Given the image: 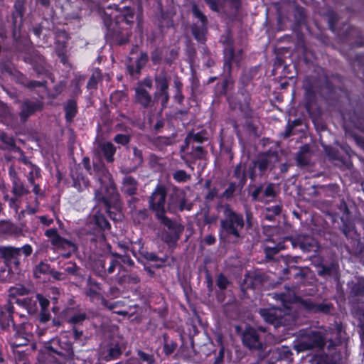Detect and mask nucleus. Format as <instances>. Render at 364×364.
<instances>
[{
  "label": "nucleus",
  "mask_w": 364,
  "mask_h": 364,
  "mask_svg": "<svg viewBox=\"0 0 364 364\" xmlns=\"http://www.w3.org/2000/svg\"><path fill=\"white\" fill-rule=\"evenodd\" d=\"M127 0H121L119 4H114L113 6L119 12L117 19L114 21L112 18L105 14L103 22L107 28L106 38L112 43L122 45L129 41V34L122 25H130L134 23L135 16L134 9L126 4Z\"/></svg>",
  "instance_id": "nucleus-1"
},
{
  "label": "nucleus",
  "mask_w": 364,
  "mask_h": 364,
  "mask_svg": "<svg viewBox=\"0 0 364 364\" xmlns=\"http://www.w3.org/2000/svg\"><path fill=\"white\" fill-rule=\"evenodd\" d=\"M167 189L164 185H158L149 198V207L154 213L156 218L161 225L166 227L169 233L166 242L177 241L183 231V227L166 215Z\"/></svg>",
  "instance_id": "nucleus-2"
},
{
  "label": "nucleus",
  "mask_w": 364,
  "mask_h": 364,
  "mask_svg": "<svg viewBox=\"0 0 364 364\" xmlns=\"http://www.w3.org/2000/svg\"><path fill=\"white\" fill-rule=\"evenodd\" d=\"M95 176L100 184V188L95 191V198L104 206L110 218L115 220L116 213L111 210L117 205L119 194L111 173L103 166L95 168Z\"/></svg>",
  "instance_id": "nucleus-3"
},
{
  "label": "nucleus",
  "mask_w": 364,
  "mask_h": 364,
  "mask_svg": "<svg viewBox=\"0 0 364 364\" xmlns=\"http://www.w3.org/2000/svg\"><path fill=\"white\" fill-rule=\"evenodd\" d=\"M221 210L223 217L220 221L219 236L221 240L237 243L242 238L241 232L245 226L243 215L229 205H222Z\"/></svg>",
  "instance_id": "nucleus-4"
},
{
  "label": "nucleus",
  "mask_w": 364,
  "mask_h": 364,
  "mask_svg": "<svg viewBox=\"0 0 364 364\" xmlns=\"http://www.w3.org/2000/svg\"><path fill=\"white\" fill-rule=\"evenodd\" d=\"M278 161L279 155L277 151H268L259 154L248 168L250 178L254 181L258 176L265 175L268 170L274 168Z\"/></svg>",
  "instance_id": "nucleus-5"
},
{
  "label": "nucleus",
  "mask_w": 364,
  "mask_h": 364,
  "mask_svg": "<svg viewBox=\"0 0 364 364\" xmlns=\"http://www.w3.org/2000/svg\"><path fill=\"white\" fill-rule=\"evenodd\" d=\"M325 345V338L321 332L301 331L299 333V341L295 344L297 351H306L314 348H321Z\"/></svg>",
  "instance_id": "nucleus-6"
},
{
  "label": "nucleus",
  "mask_w": 364,
  "mask_h": 364,
  "mask_svg": "<svg viewBox=\"0 0 364 364\" xmlns=\"http://www.w3.org/2000/svg\"><path fill=\"white\" fill-rule=\"evenodd\" d=\"M153 82L150 77H146L139 82L134 88V101L143 108L154 107L155 98L153 97L146 88L151 89Z\"/></svg>",
  "instance_id": "nucleus-7"
},
{
  "label": "nucleus",
  "mask_w": 364,
  "mask_h": 364,
  "mask_svg": "<svg viewBox=\"0 0 364 364\" xmlns=\"http://www.w3.org/2000/svg\"><path fill=\"white\" fill-rule=\"evenodd\" d=\"M32 252L33 248L30 245H25L22 247L0 246V257L4 260L6 264H14L16 267L20 264L18 257L21 253L26 257H28Z\"/></svg>",
  "instance_id": "nucleus-8"
},
{
  "label": "nucleus",
  "mask_w": 364,
  "mask_h": 364,
  "mask_svg": "<svg viewBox=\"0 0 364 364\" xmlns=\"http://www.w3.org/2000/svg\"><path fill=\"white\" fill-rule=\"evenodd\" d=\"M169 79L167 73L164 70H161L154 76V82L156 90L154 92L155 100H157L161 102L162 109L166 107L169 100Z\"/></svg>",
  "instance_id": "nucleus-9"
},
{
  "label": "nucleus",
  "mask_w": 364,
  "mask_h": 364,
  "mask_svg": "<svg viewBox=\"0 0 364 364\" xmlns=\"http://www.w3.org/2000/svg\"><path fill=\"white\" fill-rule=\"evenodd\" d=\"M126 348L127 342L123 337L112 336L102 350L103 359L106 361L117 359Z\"/></svg>",
  "instance_id": "nucleus-10"
},
{
  "label": "nucleus",
  "mask_w": 364,
  "mask_h": 364,
  "mask_svg": "<svg viewBox=\"0 0 364 364\" xmlns=\"http://www.w3.org/2000/svg\"><path fill=\"white\" fill-rule=\"evenodd\" d=\"M191 208L192 204L188 203L186 193L183 191L174 189L169 193L167 203L168 212L175 213L184 210H191Z\"/></svg>",
  "instance_id": "nucleus-11"
},
{
  "label": "nucleus",
  "mask_w": 364,
  "mask_h": 364,
  "mask_svg": "<svg viewBox=\"0 0 364 364\" xmlns=\"http://www.w3.org/2000/svg\"><path fill=\"white\" fill-rule=\"evenodd\" d=\"M192 11L194 17L197 19L192 26L193 35L198 42L203 43L205 41L208 19L196 5H193Z\"/></svg>",
  "instance_id": "nucleus-12"
},
{
  "label": "nucleus",
  "mask_w": 364,
  "mask_h": 364,
  "mask_svg": "<svg viewBox=\"0 0 364 364\" xmlns=\"http://www.w3.org/2000/svg\"><path fill=\"white\" fill-rule=\"evenodd\" d=\"M327 82L325 76L319 80H316L314 77H310L305 80L304 87L305 90V99L308 109H310L315 100L316 93L318 92L322 89L323 84H327Z\"/></svg>",
  "instance_id": "nucleus-13"
},
{
  "label": "nucleus",
  "mask_w": 364,
  "mask_h": 364,
  "mask_svg": "<svg viewBox=\"0 0 364 364\" xmlns=\"http://www.w3.org/2000/svg\"><path fill=\"white\" fill-rule=\"evenodd\" d=\"M242 343L245 346L251 350L257 351L259 353L264 350L266 346L260 338L258 332L252 328L246 329L242 334ZM265 355L259 354V357L263 358Z\"/></svg>",
  "instance_id": "nucleus-14"
},
{
  "label": "nucleus",
  "mask_w": 364,
  "mask_h": 364,
  "mask_svg": "<svg viewBox=\"0 0 364 364\" xmlns=\"http://www.w3.org/2000/svg\"><path fill=\"white\" fill-rule=\"evenodd\" d=\"M45 235L50 239L51 245L57 250L77 251L76 245L72 241L62 237L58 232L56 228L48 229L45 232Z\"/></svg>",
  "instance_id": "nucleus-15"
},
{
  "label": "nucleus",
  "mask_w": 364,
  "mask_h": 364,
  "mask_svg": "<svg viewBox=\"0 0 364 364\" xmlns=\"http://www.w3.org/2000/svg\"><path fill=\"white\" fill-rule=\"evenodd\" d=\"M293 247H299L304 252L318 251L319 246L317 241L312 237L306 235H298L294 238H288Z\"/></svg>",
  "instance_id": "nucleus-16"
},
{
  "label": "nucleus",
  "mask_w": 364,
  "mask_h": 364,
  "mask_svg": "<svg viewBox=\"0 0 364 364\" xmlns=\"http://www.w3.org/2000/svg\"><path fill=\"white\" fill-rule=\"evenodd\" d=\"M259 313L266 322L275 327L286 324L287 319L280 309H260Z\"/></svg>",
  "instance_id": "nucleus-17"
},
{
  "label": "nucleus",
  "mask_w": 364,
  "mask_h": 364,
  "mask_svg": "<svg viewBox=\"0 0 364 364\" xmlns=\"http://www.w3.org/2000/svg\"><path fill=\"white\" fill-rule=\"evenodd\" d=\"M43 108V102L39 100H26L21 102L19 117L22 122H25L29 117Z\"/></svg>",
  "instance_id": "nucleus-18"
},
{
  "label": "nucleus",
  "mask_w": 364,
  "mask_h": 364,
  "mask_svg": "<svg viewBox=\"0 0 364 364\" xmlns=\"http://www.w3.org/2000/svg\"><path fill=\"white\" fill-rule=\"evenodd\" d=\"M253 200L263 202L264 198L276 196L275 186L273 183L261 184L256 187L251 194Z\"/></svg>",
  "instance_id": "nucleus-19"
},
{
  "label": "nucleus",
  "mask_w": 364,
  "mask_h": 364,
  "mask_svg": "<svg viewBox=\"0 0 364 364\" xmlns=\"http://www.w3.org/2000/svg\"><path fill=\"white\" fill-rule=\"evenodd\" d=\"M208 134L205 130L203 129L197 132L192 131L187 134L185 139V145L181 146V152H184L187 150L191 144H194L195 143L202 144L208 141Z\"/></svg>",
  "instance_id": "nucleus-20"
},
{
  "label": "nucleus",
  "mask_w": 364,
  "mask_h": 364,
  "mask_svg": "<svg viewBox=\"0 0 364 364\" xmlns=\"http://www.w3.org/2000/svg\"><path fill=\"white\" fill-rule=\"evenodd\" d=\"M301 305L313 313L328 314L333 309V304L331 303H316L310 299L302 300Z\"/></svg>",
  "instance_id": "nucleus-21"
},
{
  "label": "nucleus",
  "mask_w": 364,
  "mask_h": 364,
  "mask_svg": "<svg viewBox=\"0 0 364 364\" xmlns=\"http://www.w3.org/2000/svg\"><path fill=\"white\" fill-rule=\"evenodd\" d=\"M101 266L102 269L99 271L98 275L104 279L107 277L109 275L114 274L117 267L119 269L122 268V265L120 264L119 261L117 257L113 256L109 258L107 262L106 261L102 262Z\"/></svg>",
  "instance_id": "nucleus-22"
},
{
  "label": "nucleus",
  "mask_w": 364,
  "mask_h": 364,
  "mask_svg": "<svg viewBox=\"0 0 364 364\" xmlns=\"http://www.w3.org/2000/svg\"><path fill=\"white\" fill-rule=\"evenodd\" d=\"M210 9L219 12L225 7V4H228L234 10H237L240 6V0H205Z\"/></svg>",
  "instance_id": "nucleus-23"
},
{
  "label": "nucleus",
  "mask_w": 364,
  "mask_h": 364,
  "mask_svg": "<svg viewBox=\"0 0 364 364\" xmlns=\"http://www.w3.org/2000/svg\"><path fill=\"white\" fill-rule=\"evenodd\" d=\"M191 151L181 156V159L185 161L186 164L188 163L189 160L194 161L205 158L207 152L203 146L200 145L195 146L194 144H191Z\"/></svg>",
  "instance_id": "nucleus-24"
},
{
  "label": "nucleus",
  "mask_w": 364,
  "mask_h": 364,
  "mask_svg": "<svg viewBox=\"0 0 364 364\" xmlns=\"http://www.w3.org/2000/svg\"><path fill=\"white\" fill-rule=\"evenodd\" d=\"M175 15V11L171 10L164 11L161 9V15L158 18V25L162 31L166 28L173 27V16Z\"/></svg>",
  "instance_id": "nucleus-25"
},
{
  "label": "nucleus",
  "mask_w": 364,
  "mask_h": 364,
  "mask_svg": "<svg viewBox=\"0 0 364 364\" xmlns=\"http://www.w3.org/2000/svg\"><path fill=\"white\" fill-rule=\"evenodd\" d=\"M12 178V193L16 197H21L28 194L29 191L24 186L23 183L17 176L15 172L10 173Z\"/></svg>",
  "instance_id": "nucleus-26"
},
{
  "label": "nucleus",
  "mask_w": 364,
  "mask_h": 364,
  "mask_svg": "<svg viewBox=\"0 0 364 364\" xmlns=\"http://www.w3.org/2000/svg\"><path fill=\"white\" fill-rule=\"evenodd\" d=\"M138 183L136 180L130 176H126L122 179V191L132 196L136 193Z\"/></svg>",
  "instance_id": "nucleus-27"
},
{
  "label": "nucleus",
  "mask_w": 364,
  "mask_h": 364,
  "mask_svg": "<svg viewBox=\"0 0 364 364\" xmlns=\"http://www.w3.org/2000/svg\"><path fill=\"white\" fill-rule=\"evenodd\" d=\"M29 341L28 336L23 331H18L11 338L9 343L13 348L24 346Z\"/></svg>",
  "instance_id": "nucleus-28"
},
{
  "label": "nucleus",
  "mask_w": 364,
  "mask_h": 364,
  "mask_svg": "<svg viewBox=\"0 0 364 364\" xmlns=\"http://www.w3.org/2000/svg\"><path fill=\"white\" fill-rule=\"evenodd\" d=\"M233 176L238 181V185L242 188L247 181L246 165L242 163L237 164L235 168Z\"/></svg>",
  "instance_id": "nucleus-29"
},
{
  "label": "nucleus",
  "mask_w": 364,
  "mask_h": 364,
  "mask_svg": "<svg viewBox=\"0 0 364 364\" xmlns=\"http://www.w3.org/2000/svg\"><path fill=\"white\" fill-rule=\"evenodd\" d=\"M87 285H89V288L86 290V295L90 297V299L98 297L100 294L97 291L102 289L101 284L90 277L87 279Z\"/></svg>",
  "instance_id": "nucleus-30"
},
{
  "label": "nucleus",
  "mask_w": 364,
  "mask_h": 364,
  "mask_svg": "<svg viewBox=\"0 0 364 364\" xmlns=\"http://www.w3.org/2000/svg\"><path fill=\"white\" fill-rule=\"evenodd\" d=\"M65 118L68 122H72L77 112V102L75 100H69L64 107Z\"/></svg>",
  "instance_id": "nucleus-31"
},
{
  "label": "nucleus",
  "mask_w": 364,
  "mask_h": 364,
  "mask_svg": "<svg viewBox=\"0 0 364 364\" xmlns=\"http://www.w3.org/2000/svg\"><path fill=\"white\" fill-rule=\"evenodd\" d=\"M54 352L63 356L65 360H73L74 358V351L70 343H63L60 344V350Z\"/></svg>",
  "instance_id": "nucleus-32"
},
{
  "label": "nucleus",
  "mask_w": 364,
  "mask_h": 364,
  "mask_svg": "<svg viewBox=\"0 0 364 364\" xmlns=\"http://www.w3.org/2000/svg\"><path fill=\"white\" fill-rule=\"evenodd\" d=\"M291 273L294 279L298 280V283H301L303 279L306 276V270L296 266H291L288 269H284V273Z\"/></svg>",
  "instance_id": "nucleus-33"
},
{
  "label": "nucleus",
  "mask_w": 364,
  "mask_h": 364,
  "mask_svg": "<svg viewBox=\"0 0 364 364\" xmlns=\"http://www.w3.org/2000/svg\"><path fill=\"white\" fill-rule=\"evenodd\" d=\"M101 151L108 162L114 161V154L116 149L114 145L110 142L102 144L100 146Z\"/></svg>",
  "instance_id": "nucleus-34"
},
{
  "label": "nucleus",
  "mask_w": 364,
  "mask_h": 364,
  "mask_svg": "<svg viewBox=\"0 0 364 364\" xmlns=\"http://www.w3.org/2000/svg\"><path fill=\"white\" fill-rule=\"evenodd\" d=\"M282 212V206L280 205H275L267 207L264 212V217L269 221L274 220L275 217L279 215Z\"/></svg>",
  "instance_id": "nucleus-35"
},
{
  "label": "nucleus",
  "mask_w": 364,
  "mask_h": 364,
  "mask_svg": "<svg viewBox=\"0 0 364 364\" xmlns=\"http://www.w3.org/2000/svg\"><path fill=\"white\" fill-rule=\"evenodd\" d=\"M137 358L140 364H154L155 358L153 353H146L141 350H136Z\"/></svg>",
  "instance_id": "nucleus-36"
},
{
  "label": "nucleus",
  "mask_w": 364,
  "mask_h": 364,
  "mask_svg": "<svg viewBox=\"0 0 364 364\" xmlns=\"http://www.w3.org/2000/svg\"><path fill=\"white\" fill-rule=\"evenodd\" d=\"M172 137L157 136L153 140V144L159 150H163L166 146H171L173 143Z\"/></svg>",
  "instance_id": "nucleus-37"
},
{
  "label": "nucleus",
  "mask_w": 364,
  "mask_h": 364,
  "mask_svg": "<svg viewBox=\"0 0 364 364\" xmlns=\"http://www.w3.org/2000/svg\"><path fill=\"white\" fill-rule=\"evenodd\" d=\"M140 282V278L138 274L135 273H132L129 274L123 275L119 277L118 279V283L119 284H136Z\"/></svg>",
  "instance_id": "nucleus-38"
},
{
  "label": "nucleus",
  "mask_w": 364,
  "mask_h": 364,
  "mask_svg": "<svg viewBox=\"0 0 364 364\" xmlns=\"http://www.w3.org/2000/svg\"><path fill=\"white\" fill-rule=\"evenodd\" d=\"M309 162V146L301 147L299 154L297 156V163L301 166H306Z\"/></svg>",
  "instance_id": "nucleus-39"
},
{
  "label": "nucleus",
  "mask_w": 364,
  "mask_h": 364,
  "mask_svg": "<svg viewBox=\"0 0 364 364\" xmlns=\"http://www.w3.org/2000/svg\"><path fill=\"white\" fill-rule=\"evenodd\" d=\"M28 293V289L21 284H16L15 287H12L9 289L10 296H24L27 295Z\"/></svg>",
  "instance_id": "nucleus-40"
},
{
  "label": "nucleus",
  "mask_w": 364,
  "mask_h": 364,
  "mask_svg": "<svg viewBox=\"0 0 364 364\" xmlns=\"http://www.w3.org/2000/svg\"><path fill=\"white\" fill-rule=\"evenodd\" d=\"M95 224L102 230L109 229L110 225L106 218L100 213H97L94 216Z\"/></svg>",
  "instance_id": "nucleus-41"
},
{
  "label": "nucleus",
  "mask_w": 364,
  "mask_h": 364,
  "mask_svg": "<svg viewBox=\"0 0 364 364\" xmlns=\"http://www.w3.org/2000/svg\"><path fill=\"white\" fill-rule=\"evenodd\" d=\"M111 255L114 257H117L118 260L120 259L122 263L128 265L129 267H132L134 266V262L131 259L130 256L127 255L126 252L124 254H119L115 252H112Z\"/></svg>",
  "instance_id": "nucleus-42"
},
{
  "label": "nucleus",
  "mask_w": 364,
  "mask_h": 364,
  "mask_svg": "<svg viewBox=\"0 0 364 364\" xmlns=\"http://www.w3.org/2000/svg\"><path fill=\"white\" fill-rule=\"evenodd\" d=\"M87 318V314L85 312H77L75 313L68 318V322L71 324L78 325L82 323Z\"/></svg>",
  "instance_id": "nucleus-43"
},
{
  "label": "nucleus",
  "mask_w": 364,
  "mask_h": 364,
  "mask_svg": "<svg viewBox=\"0 0 364 364\" xmlns=\"http://www.w3.org/2000/svg\"><path fill=\"white\" fill-rule=\"evenodd\" d=\"M1 139L6 144V148L11 149L14 151H21V149L16 146L14 139L6 134L1 135Z\"/></svg>",
  "instance_id": "nucleus-44"
},
{
  "label": "nucleus",
  "mask_w": 364,
  "mask_h": 364,
  "mask_svg": "<svg viewBox=\"0 0 364 364\" xmlns=\"http://www.w3.org/2000/svg\"><path fill=\"white\" fill-rule=\"evenodd\" d=\"M101 80V73L99 70H95L90 77L87 87L88 89H95L98 82Z\"/></svg>",
  "instance_id": "nucleus-45"
},
{
  "label": "nucleus",
  "mask_w": 364,
  "mask_h": 364,
  "mask_svg": "<svg viewBox=\"0 0 364 364\" xmlns=\"http://www.w3.org/2000/svg\"><path fill=\"white\" fill-rule=\"evenodd\" d=\"M173 178L179 183L186 182L191 178V176L188 174L184 170L176 171L173 174Z\"/></svg>",
  "instance_id": "nucleus-46"
},
{
  "label": "nucleus",
  "mask_w": 364,
  "mask_h": 364,
  "mask_svg": "<svg viewBox=\"0 0 364 364\" xmlns=\"http://www.w3.org/2000/svg\"><path fill=\"white\" fill-rule=\"evenodd\" d=\"M284 249V246L281 244H279L274 247H267L264 249L266 257L269 259H273V257L277 255L280 250Z\"/></svg>",
  "instance_id": "nucleus-47"
},
{
  "label": "nucleus",
  "mask_w": 364,
  "mask_h": 364,
  "mask_svg": "<svg viewBox=\"0 0 364 364\" xmlns=\"http://www.w3.org/2000/svg\"><path fill=\"white\" fill-rule=\"evenodd\" d=\"M233 87V81L230 77L225 78L222 84L220 85V90L219 93L220 95L226 94L229 90H231Z\"/></svg>",
  "instance_id": "nucleus-48"
},
{
  "label": "nucleus",
  "mask_w": 364,
  "mask_h": 364,
  "mask_svg": "<svg viewBox=\"0 0 364 364\" xmlns=\"http://www.w3.org/2000/svg\"><path fill=\"white\" fill-rule=\"evenodd\" d=\"M148 55L146 53H141L140 56L136 61V73H140L141 69L146 64Z\"/></svg>",
  "instance_id": "nucleus-49"
},
{
  "label": "nucleus",
  "mask_w": 364,
  "mask_h": 364,
  "mask_svg": "<svg viewBox=\"0 0 364 364\" xmlns=\"http://www.w3.org/2000/svg\"><path fill=\"white\" fill-rule=\"evenodd\" d=\"M79 272V267L76 265L75 263L68 262L65 264L64 267V273H66V276L68 274L70 275H77Z\"/></svg>",
  "instance_id": "nucleus-50"
},
{
  "label": "nucleus",
  "mask_w": 364,
  "mask_h": 364,
  "mask_svg": "<svg viewBox=\"0 0 364 364\" xmlns=\"http://www.w3.org/2000/svg\"><path fill=\"white\" fill-rule=\"evenodd\" d=\"M236 61L238 63V60L235 58L234 53L232 50H228V56H226V59L224 63V69L227 70L228 73H230L231 70V64L232 62Z\"/></svg>",
  "instance_id": "nucleus-51"
},
{
  "label": "nucleus",
  "mask_w": 364,
  "mask_h": 364,
  "mask_svg": "<svg viewBox=\"0 0 364 364\" xmlns=\"http://www.w3.org/2000/svg\"><path fill=\"white\" fill-rule=\"evenodd\" d=\"M41 176L40 168L37 166H33L31 168V171L28 175V181L31 184H35L34 181Z\"/></svg>",
  "instance_id": "nucleus-52"
},
{
  "label": "nucleus",
  "mask_w": 364,
  "mask_h": 364,
  "mask_svg": "<svg viewBox=\"0 0 364 364\" xmlns=\"http://www.w3.org/2000/svg\"><path fill=\"white\" fill-rule=\"evenodd\" d=\"M355 227L352 223H344L342 227V232L347 237H352L354 235Z\"/></svg>",
  "instance_id": "nucleus-53"
},
{
  "label": "nucleus",
  "mask_w": 364,
  "mask_h": 364,
  "mask_svg": "<svg viewBox=\"0 0 364 364\" xmlns=\"http://www.w3.org/2000/svg\"><path fill=\"white\" fill-rule=\"evenodd\" d=\"M131 244L132 247L130 250L132 252L133 255L135 257H137L136 252H139L140 251H142V250L144 249V244L142 243L141 240H138L135 242H132Z\"/></svg>",
  "instance_id": "nucleus-54"
},
{
  "label": "nucleus",
  "mask_w": 364,
  "mask_h": 364,
  "mask_svg": "<svg viewBox=\"0 0 364 364\" xmlns=\"http://www.w3.org/2000/svg\"><path fill=\"white\" fill-rule=\"evenodd\" d=\"M177 344L173 341H166L164 345V352L166 355H169L176 349Z\"/></svg>",
  "instance_id": "nucleus-55"
},
{
  "label": "nucleus",
  "mask_w": 364,
  "mask_h": 364,
  "mask_svg": "<svg viewBox=\"0 0 364 364\" xmlns=\"http://www.w3.org/2000/svg\"><path fill=\"white\" fill-rule=\"evenodd\" d=\"M114 141L117 144L126 145L129 142L130 136L127 134H118L114 136Z\"/></svg>",
  "instance_id": "nucleus-56"
},
{
  "label": "nucleus",
  "mask_w": 364,
  "mask_h": 364,
  "mask_svg": "<svg viewBox=\"0 0 364 364\" xmlns=\"http://www.w3.org/2000/svg\"><path fill=\"white\" fill-rule=\"evenodd\" d=\"M49 274L53 279L58 281H63L67 279L66 273H64L63 272H58L55 269H50L49 271Z\"/></svg>",
  "instance_id": "nucleus-57"
},
{
  "label": "nucleus",
  "mask_w": 364,
  "mask_h": 364,
  "mask_svg": "<svg viewBox=\"0 0 364 364\" xmlns=\"http://www.w3.org/2000/svg\"><path fill=\"white\" fill-rule=\"evenodd\" d=\"M338 17L337 14H336L335 13L331 12L328 14V25H329V28L333 31H335V30H336V26L338 22Z\"/></svg>",
  "instance_id": "nucleus-58"
},
{
  "label": "nucleus",
  "mask_w": 364,
  "mask_h": 364,
  "mask_svg": "<svg viewBox=\"0 0 364 364\" xmlns=\"http://www.w3.org/2000/svg\"><path fill=\"white\" fill-rule=\"evenodd\" d=\"M229 284L228 279L223 274H220L217 279V285L220 289H225Z\"/></svg>",
  "instance_id": "nucleus-59"
},
{
  "label": "nucleus",
  "mask_w": 364,
  "mask_h": 364,
  "mask_svg": "<svg viewBox=\"0 0 364 364\" xmlns=\"http://www.w3.org/2000/svg\"><path fill=\"white\" fill-rule=\"evenodd\" d=\"M36 298L39 302L41 310H48V307L50 304L49 301L41 294H37Z\"/></svg>",
  "instance_id": "nucleus-60"
},
{
  "label": "nucleus",
  "mask_w": 364,
  "mask_h": 364,
  "mask_svg": "<svg viewBox=\"0 0 364 364\" xmlns=\"http://www.w3.org/2000/svg\"><path fill=\"white\" fill-rule=\"evenodd\" d=\"M26 0H16L14 8L16 11L21 16L24 11Z\"/></svg>",
  "instance_id": "nucleus-61"
},
{
  "label": "nucleus",
  "mask_w": 364,
  "mask_h": 364,
  "mask_svg": "<svg viewBox=\"0 0 364 364\" xmlns=\"http://www.w3.org/2000/svg\"><path fill=\"white\" fill-rule=\"evenodd\" d=\"M236 190V185L233 183H231L228 188L224 191L223 196L226 198H230L232 197L235 191Z\"/></svg>",
  "instance_id": "nucleus-62"
},
{
  "label": "nucleus",
  "mask_w": 364,
  "mask_h": 364,
  "mask_svg": "<svg viewBox=\"0 0 364 364\" xmlns=\"http://www.w3.org/2000/svg\"><path fill=\"white\" fill-rule=\"evenodd\" d=\"M9 113L10 111L8 106L3 102H0V120L6 117Z\"/></svg>",
  "instance_id": "nucleus-63"
},
{
  "label": "nucleus",
  "mask_w": 364,
  "mask_h": 364,
  "mask_svg": "<svg viewBox=\"0 0 364 364\" xmlns=\"http://www.w3.org/2000/svg\"><path fill=\"white\" fill-rule=\"evenodd\" d=\"M36 270L38 271L41 274L49 273L50 266L44 262H40L38 266H36Z\"/></svg>",
  "instance_id": "nucleus-64"
}]
</instances>
